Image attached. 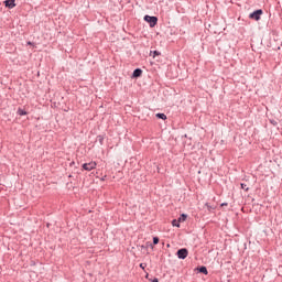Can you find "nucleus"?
Listing matches in <instances>:
<instances>
[{"label": "nucleus", "instance_id": "obj_14", "mask_svg": "<svg viewBox=\"0 0 282 282\" xmlns=\"http://www.w3.org/2000/svg\"><path fill=\"white\" fill-rule=\"evenodd\" d=\"M241 188L243 189V191H249V187H248V185H246V184H243V183H241Z\"/></svg>", "mask_w": 282, "mask_h": 282}, {"label": "nucleus", "instance_id": "obj_1", "mask_svg": "<svg viewBox=\"0 0 282 282\" xmlns=\"http://www.w3.org/2000/svg\"><path fill=\"white\" fill-rule=\"evenodd\" d=\"M261 14H263V10H256L249 14V19H253V21H261Z\"/></svg>", "mask_w": 282, "mask_h": 282}, {"label": "nucleus", "instance_id": "obj_7", "mask_svg": "<svg viewBox=\"0 0 282 282\" xmlns=\"http://www.w3.org/2000/svg\"><path fill=\"white\" fill-rule=\"evenodd\" d=\"M187 217H188V216L185 215V214L181 215L180 218L177 219L178 224L184 223V220H185Z\"/></svg>", "mask_w": 282, "mask_h": 282}, {"label": "nucleus", "instance_id": "obj_17", "mask_svg": "<svg viewBox=\"0 0 282 282\" xmlns=\"http://www.w3.org/2000/svg\"><path fill=\"white\" fill-rule=\"evenodd\" d=\"M220 206H228V203H223Z\"/></svg>", "mask_w": 282, "mask_h": 282}, {"label": "nucleus", "instance_id": "obj_10", "mask_svg": "<svg viewBox=\"0 0 282 282\" xmlns=\"http://www.w3.org/2000/svg\"><path fill=\"white\" fill-rule=\"evenodd\" d=\"M18 115L19 116H28V112L21 108L18 109Z\"/></svg>", "mask_w": 282, "mask_h": 282}, {"label": "nucleus", "instance_id": "obj_8", "mask_svg": "<svg viewBox=\"0 0 282 282\" xmlns=\"http://www.w3.org/2000/svg\"><path fill=\"white\" fill-rule=\"evenodd\" d=\"M198 272H200L202 274H208V269H206V267H200L198 269Z\"/></svg>", "mask_w": 282, "mask_h": 282}, {"label": "nucleus", "instance_id": "obj_5", "mask_svg": "<svg viewBox=\"0 0 282 282\" xmlns=\"http://www.w3.org/2000/svg\"><path fill=\"white\" fill-rule=\"evenodd\" d=\"M14 1H17V0L4 1L6 8H9L10 10H12V8H17V3H14Z\"/></svg>", "mask_w": 282, "mask_h": 282}, {"label": "nucleus", "instance_id": "obj_6", "mask_svg": "<svg viewBox=\"0 0 282 282\" xmlns=\"http://www.w3.org/2000/svg\"><path fill=\"white\" fill-rule=\"evenodd\" d=\"M140 76H142V69H140V68L134 69L133 77L140 78Z\"/></svg>", "mask_w": 282, "mask_h": 282}, {"label": "nucleus", "instance_id": "obj_13", "mask_svg": "<svg viewBox=\"0 0 282 282\" xmlns=\"http://www.w3.org/2000/svg\"><path fill=\"white\" fill-rule=\"evenodd\" d=\"M172 225L175 226L176 228H180V223H178V220H175V219H174V220L172 221Z\"/></svg>", "mask_w": 282, "mask_h": 282}, {"label": "nucleus", "instance_id": "obj_4", "mask_svg": "<svg viewBox=\"0 0 282 282\" xmlns=\"http://www.w3.org/2000/svg\"><path fill=\"white\" fill-rule=\"evenodd\" d=\"M178 259H186L188 257V250L187 249H180L177 251Z\"/></svg>", "mask_w": 282, "mask_h": 282}, {"label": "nucleus", "instance_id": "obj_12", "mask_svg": "<svg viewBox=\"0 0 282 282\" xmlns=\"http://www.w3.org/2000/svg\"><path fill=\"white\" fill-rule=\"evenodd\" d=\"M153 243H154V246H158L160 243V238L154 237L153 238Z\"/></svg>", "mask_w": 282, "mask_h": 282}, {"label": "nucleus", "instance_id": "obj_3", "mask_svg": "<svg viewBox=\"0 0 282 282\" xmlns=\"http://www.w3.org/2000/svg\"><path fill=\"white\" fill-rule=\"evenodd\" d=\"M96 166H98V164L95 161L83 164L84 171H94V169H96Z\"/></svg>", "mask_w": 282, "mask_h": 282}, {"label": "nucleus", "instance_id": "obj_15", "mask_svg": "<svg viewBox=\"0 0 282 282\" xmlns=\"http://www.w3.org/2000/svg\"><path fill=\"white\" fill-rule=\"evenodd\" d=\"M140 268H141L142 270H144V268H147V264H145V263H141V264H140Z\"/></svg>", "mask_w": 282, "mask_h": 282}, {"label": "nucleus", "instance_id": "obj_2", "mask_svg": "<svg viewBox=\"0 0 282 282\" xmlns=\"http://www.w3.org/2000/svg\"><path fill=\"white\" fill-rule=\"evenodd\" d=\"M144 21H147V23H150V28H155V25H158L156 17L145 15Z\"/></svg>", "mask_w": 282, "mask_h": 282}, {"label": "nucleus", "instance_id": "obj_11", "mask_svg": "<svg viewBox=\"0 0 282 282\" xmlns=\"http://www.w3.org/2000/svg\"><path fill=\"white\" fill-rule=\"evenodd\" d=\"M156 118H160L161 120H166V115H164V113H156Z\"/></svg>", "mask_w": 282, "mask_h": 282}, {"label": "nucleus", "instance_id": "obj_18", "mask_svg": "<svg viewBox=\"0 0 282 282\" xmlns=\"http://www.w3.org/2000/svg\"><path fill=\"white\" fill-rule=\"evenodd\" d=\"M152 282H159L158 279H154Z\"/></svg>", "mask_w": 282, "mask_h": 282}, {"label": "nucleus", "instance_id": "obj_16", "mask_svg": "<svg viewBox=\"0 0 282 282\" xmlns=\"http://www.w3.org/2000/svg\"><path fill=\"white\" fill-rule=\"evenodd\" d=\"M205 206L208 208V210H210V208H213V207H210L209 204H206Z\"/></svg>", "mask_w": 282, "mask_h": 282}, {"label": "nucleus", "instance_id": "obj_9", "mask_svg": "<svg viewBox=\"0 0 282 282\" xmlns=\"http://www.w3.org/2000/svg\"><path fill=\"white\" fill-rule=\"evenodd\" d=\"M162 53H160L159 51H151L150 52V56H152L153 58H155V56H160Z\"/></svg>", "mask_w": 282, "mask_h": 282}, {"label": "nucleus", "instance_id": "obj_19", "mask_svg": "<svg viewBox=\"0 0 282 282\" xmlns=\"http://www.w3.org/2000/svg\"><path fill=\"white\" fill-rule=\"evenodd\" d=\"M28 45H32V42H28Z\"/></svg>", "mask_w": 282, "mask_h": 282}]
</instances>
